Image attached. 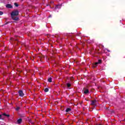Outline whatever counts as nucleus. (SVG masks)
<instances>
[{
    "label": "nucleus",
    "instance_id": "nucleus-7",
    "mask_svg": "<svg viewBox=\"0 0 125 125\" xmlns=\"http://www.w3.org/2000/svg\"><path fill=\"white\" fill-rule=\"evenodd\" d=\"M3 116H5V117H7V118H9L10 117V115L9 114H6V113H3Z\"/></svg>",
    "mask_w": 125,
    "mask_h": 125
},
{
    "label": "nucleus",
    "instance_id": "nucleus-11",
    "mask_svg": "<svg viewBox=\"0 0 125 125\" xmlns=\"http://www.w3.org/2000/svg\"><path fill=\"white\" fill-rule=\"evenodd\" d=\"M66 85H67L68 88H69L70 86H71V84L69 83H67Z\"/></svg>",
    "mask_w": 125,
    "mask_h": 125
},
{
    "label": "nucleus",
    "instance_id": "nucleus-19",
    "mask_svg": "<svg viewBox=\"0 0 125 125\" xmlns=\"http://www.w3.org/2000/svg\"><path fill=\"white\" fill-rule=\"evenodd\" d=\"M105 109H107V110H110V108L108 107V108H107V107H105Z\"/></svg>",
    "mask_w": 125,
    "mask_h": 125
},
{
    "label": "nucleus",
    "instance_id": "nucleus-4",
    "mask_svg": "<svg viewBox=\"0 0 125 125\" xmlns=\"http://www.w3.org/2000/svg\"><path fill=\"white\" fill-rule=\"evenodd\" d=\"M6 7L7 8H13V6H12L11 4H7L6 5Z\"/></svg>",
    "mask_w": 125,
    "mask_h": 125
},
{
    "label": "nucleus",
    "instance_id": "nucleus-17",
    "mask_svg": "<svg viewBox=\"0 0 125 125\" xmlns=\"http://www.w3.org/2000/svg\"><path fill=\"white\" fill-rule=\"evenodd\" d=\"M3 14V12L0 11V15H2Z\"/></svg>",
    "mask_w": 125,
    "mask_h": 125
},
{
    "label": "nucleus",
    "instance_id": "nucleus-24",
    "mask_svg": "<svg viewBox=\"0 0 125 125\" xmlns=\"http://www.w3.org/2000/svg\"><path fill=\"white\" fill-rule=\"evenodd\" d=\"M49 17H51V15H50Z\"/></svg>",
    "mask_w": 125,
    "mask_h": 125
},
{
    "label": "nucleus",
    "instance_id": "nucleus-3",
    "mask_svg": "<svg viewBox=\"0 0 125 125\" xmlns=\"http://www.w3.org/2000/svg\"><path fill=\"white\" fill-rule=\"evenodd\" d=\"M19 94L20 96H21V97H23L24 96V93H23V91L20 90L19 91Z\"/></svg>",
    "mask_w": 125,
    "mask_h": 125
},
{
    "label": "nucleus",
    "instance_id": "nucleus-1",
    "mask_svg": "<svg viewBox=\"0 0 125 125\" xmlns=\"http://www.w3.org/2000/svg\"><path fill=\"white\" fill-rule=\"evenodd\" d=\"M18 15H19V11L18 10H15L11 13V17L15 21H18L19 20V17H16L18 16Z\"/></svg>",
    "mask_w": 125,
    "mask_h": 125
},
{
    "label": "nucleus",
    "instance_id": "nucleus-9",
    "mask_svg": "<svg viewBox=\"0 0 125 125\" xmlns=\"http://www.w3.org/2000/svg\"><path fill=\"white\" fill-rule=\"evenodd\" d=\"M48 82H49V83H51V82H52V78L51 77L48 78Z\"/></svg>",
    "mask_w": 125,
    "mask_h": 125
},
{
    "label": "nucleus",
    "instance_id": "nucleus-22",
    "mask_svg": "<svg viewBox=\"0 0 125 125\" xmlns=\"http://www.w3.org/2000/svg\"><path fill=\"white\" fill-rule=\"evenodd\" d=\"M107 51H108V52H110V50H107Z\"/></svg>",
    "mask_w": 125,
    "mask_h": 125
},
{
    "label": "nucleus",
    "instance_id": "nucleus-16",
    "mask_svg": "<svg viewBox=\"0 0 125 125\" xmlns=\"http://www.w3.org/2000/svg\"><path fill=\"white\" fill-rule=\"evenodd\" d=\"M110 112L111 114L115 113V111L114 110H110Z\"/></svg>",
    "mask_w": 125,
    "mask_h": 125
},
{
    "label": "nucleus",
    "instance_id": "nucleus-14",
    "mask_svg": "<svg viewBox=\"0 0 125 125\" xmlns=\"http://www.w3.org/2000/svg\"><path fill=\"white\" fill-rule=\"evenodd\" d=\"M91 105H95V102L94 101H91Z\"/></svg>",
    "mask_w": 125,
    "mask_h": 125
},
{
    "label": "nucleus",
    "instance_id": "nucleus-18",
    "mask_svg": "<svg viewBox=\"0 0 125 125\" xmlns=\"http://www.w3.org/2000/svg\"><path fill=\"white\" fill-rule=\"evenodd\" d=\"M2 116L0 114V120H1Z\"/></svg>",
    "mask_w": 125,
    "mask_h": 125
},
{
    "label": "nucleus",
    "instance_id": "nucleus-13",
    "mask_svg": "<svg viewBox=\"0 0 125 125\" xmlns=\"http://www.w3.org/2000/svg\"><path fill=\"white\" fill-rule=\"evenodd\" d=\"M14 5L16 7H18V6H19V5L18 4V3L15 2L14 3Z\"/></svg>",
    "mask_w": 125,
    "mask_h": 125
},
{
    "label": "nucleus",
    "instance_id": "nucleus-21",
    "mask_svg": "<svg viewBox=\"0 0 125 125\" xmlns=\"http://www.w3.org/2000/svg\"><path fill=\"white\" fill-rule=\"evenodd\" d=\"M94 101L95 103V102H96V100H94V101Z\"/></svg>",
    "mask_w": 125,
    "mask_h": 125
},
{
    "label": "nucleus",
    "instance_id": "nucleus-23",
    "mask_svg": "<svg viewBox=\"0 0 125 125\" xmlns=\"http://www.w3.org/2000/svg\"><path fill=\"white\" fill-rule=\"evenodd\" d=\"M7 24H8V22H7L5 23V25H6Z\"/></svg>",
    "mask_w": 125,
    "mask_h": 125
},
{
    "label": "nucleus",
    "instance_id": "nucleus-15",
    "mask_svg": "<svg viewBox=\"0 0 125 125\" xmlns=\"http://www.w3.org/2000/svg\"><path fill=\"white\" fill-rule=\"evenodd\" d=\"M20 109V107H17L16 108V111H19Z\"/></svg>",
    "mask_w": 125,
    "mask_h": 125
},
{
    "label": "nucleus",
    "instance_id": "nucleus-6",
    "mask_svg": "<svg viewBox=\"0 0 125 125\" xmlns=\"http://www.w3.org/2000/svg\"><path fill=\"white\" fill-rule=\"evenodd\" d=\"M21 123H22V119H19V120H18L17 121V123L19 124V125H20V124H21Z\"/></svg>",
    "mask_w": 125,
    "mask_h": 125
},
{
    "label": "nucleus",
    "instance_id": "nucleus-25",
    "mask_svg": "<svg viewBox=\"0 0 125 125\" xmlns=\"http://www.w3.org/2000/svg\"><path fill=\"white\" fill-rule=\"evenodd\" d=\"M48 5H49L47 4V6H48Z\"/></svg>",
    "mask_w": 125,
    "mask_h": 125
},
{
    "label": "nucleus",
    "instance_id": "nucleus-10",
    "mask_svg": "<svg viewBox=\"0 0 125 125\" xmlns=\"http://www.w3.org/2000/svg\"><path fill=\"white\" fill-rule=\"evenodd\" d=\"M71 108H67L66 109V112H70V111H71Z\"/></svg>",
    "mask_w": 125,
    "mask_h": 125
},
{
    "label": "nucleus",
    "instance_id": "nucleus-8",
    "mask_svg": "<svg viewBox=\"0 0 125 125\" xmlns=\"http://www.w3.org/2000/svg\"><path fill=\"white\" fill-rule=\"evenodd\" d=\"M89 92V91H88V90L87 89H85L84 91V93L85 94H87V93H88Z\"/></svg>",
    "mask_w": 125,
    "mask_h": 125
},
{
    "label": "nucleus",
    "instance_id": "nucleus-2",
    "mask_svg": "<svg viewBox=\"0 0 125 125\" xmlns=\"http://www.w3.org/2000/svg\"><path fill=\"white\" fill-rule=\"evenodd\" d=\"M102 62V61H101V60H99L98 62H96L95 63V66H94V67H96V66H97L98 64H101Z\"/></svg>",
    "mask_w": 125,
    "mask_h": 125
},
{
    "label": "nucleus",
    "instance_id": "nucleus-12",
    "mask_svg": "<svg viewBox=\"0 0 125 125\" xmlns=\"http://www.w3.org/2000/svg\"><path fill=\"white\" fill-rule=\"evenodd\" d=\"M48 90H49L48 88H45V89L44 90V91L45 92H48Z\"/></svg>",
    "mask_w": 125,
    "mask_h": 125
},
{
    "label": "nucleus",
    "instance_id": "nucleus-5",
    "mask_svg": "<svg viewBox=\"0 0 125 125\" xmlns=\"http://www.w3.org/2000/svg\"><path fill=\"white\" fill-rule=\"evenodd\" d=\"M10 40L11 41H14V42H19L18 41V39H15V38H11Z\"/></svg>",
    "mask_w": 125,
    "mask_h": 125
},
{
    "label": "nucleus",
    "instance_id": "nucleus-20",
    "mask_svg": "<svg viewBox=\"0 0 125 125\" xmlns=\"http://www.w3.org/2000/svg\"><path fill=\"white\" fill-rule=\"evenodd\" d=\"M59 5H57V8H59Z\"/></svg>",
    "mask_w": 125,
    "mask_h": 125
}]
</instances>
